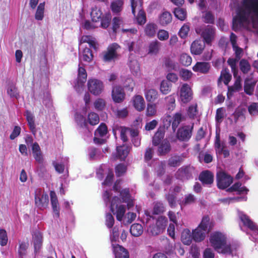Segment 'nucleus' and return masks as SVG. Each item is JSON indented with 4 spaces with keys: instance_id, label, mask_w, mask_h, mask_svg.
<instances>
[{
    "instance_id": "19",
    "label": "nucleus",
    "mask_w": 258,
    "mask_h": 258,
    "mask_svg": "<svg viewBox=\"0 0 258 258\" xmlns=\"http://www.w3.org/2000/svg\"><path fill=\"white\" fill-rule=\"evenodd\" d=\"M235 80L232 86H228L227 96L228 98L232 97L234 92H239L242 90L241 78L239 76L236 75Z\"/></svg>"
},
{
    "instance_id": "57",
    "label": "nucleus",
    "mask_w": 258,
    "mask_h": 258,
    "mask_svg": "<svg viewBox=\"0 0 258 258\" xmlns=\"http://www.w3.org/2000/svg\"><path fill=\"white\" fill-rule=\"evenodd\" d=\"M198 113L197 104L191 105L188 107L187 114L190 118L194 119Z\"/></svg>"
},
{
    "instance_id": "55",
    "label": "nucleus",
    "mask_w": 258,
    "mask_h": 258,
    "mask_svg": "<svg viewBox=\"0 0 258 258\" xmlns=\"http://www.w3.org/2000/svg\"><path fill=\"white\" fill-rule=\"evenodd\" d=\"M81 42L82 43H87L89 44V46L93 48L95 50H97V47L96 45V42L92 39V38L90 36L86 35L83 36L81 39Z\"/></svg>"
},
{
    "instance_id": "41",
    "label": "nucleus",
    "mask_w": 258,
    "mask_h": 258,
    "mask_svg": "<svg viewBox=\"0 0 258 258\" xmlns=\"http://www.w3.org/2000/svg\"><path fill=\"white\" fill-rule=\"evenodd\" d=\"M45 10V2L40 3L38 6L35 14V19L37 20H42L44 18Z\"/></svg>"
},
{
    "instance_id": "16",
    "label": "nucleus",
    "mask_w": 258,
    "mask_h": 258,
    "mask_svg": "<svg viewBox=\"0 0 258 258\" xmlns=\"http://www.w3.org/2000/svg\"><path fill=\"white\" fill-rule=\"evenodd\" d=\"M214 179L213 173L208 170L202 171L199 176V179L202 184L208 186H211L213 183Z\"/></svg>"
},
{
    "instance_id": "54",
    "label": "nucleus",
    "mask_w": 258,
    "mask_h": 258,
    "mask_svg": "<svg viewBox=\"0 0 258 258\" xmlns=\"http://www.w3.org/2000/svg\"><path fill=\"white\" fill-rule=\"evenodd\" d=\"M111 19V16L110 14H106L105 16H103L100 19V21H101V27L104 29L107 28L110 25Z\"/></svg>"
},
{
    "instance_id": "52",
    "label": "nucleus",
    "mask_w": 258,
    "mask_h": 258,
    "mask_svg": "<svg viewBox=\"0 0 258 258\" xmlns=\"http://www.w3.org/2000/svg\"><path fill=\"white\" fill-rule=\"evenodd\" d=\"M181 78L184 81H188L192 76V73L188 70L182 69L179 72Z\"/></svg>"
},
{
    "instance_id": "27",
    "label": "nucleus",
    "mask_w": 258,
    "mask_h": 258,
    "mask_svg": "<svg viewBox=\"0 0 258 258\" xmlns=\"http://www.w3.org/2000/svg\"><path fill=\"white\" fill-rule=\"evenodd\" d=\"M130 149L128 146L122 145L116 147L117 157L121 161H124L127 156Z\"/></svg>"
},
{
    "instance_id": "35",
    "label": "nucleus",
    "mask_w": 258,
    "mask_h": 258,
    "mask_svg": "<svg viewBox=\"0 0 258 258\" xmlns=\"http://www.w3.org/2000/svg\"><path fill=\"white\" fill-rule=\"evenodd\" d=\"M157 28V25L155 23H148L145 28V33L148 36L153 37L155 36Z\"/></svg>"
},
{
    "instance_id": "6",
    "label": "nucleus",
    "mask_w": 258,
    "mask_h": 258,
    "mask_svg": "<svg viewBox=\"0 0 258 258\" xmlns=\"http://www.w3.org/2000/svg\"><path fill=\"white\" fill-rule=\"evenodd\" d=\"M217 187L224 189L229 187L233 182L232 177L224 171H219L216 174Z\"/></svg>"
},
{
    "instance_id": "32",
    "label": "nucleus",
    "mask_w": 258,
    "mask_h": 258,
    "mask_svg": "<svg viewBox=\"0 0 258 258\" xmlns=\"http://www.w3.org/2000/svg\"><path fill=\"white\" fill-rule=\"evenodd\" d=\"M172 15L168 12H164L159 18V23L162 26H166L172 21Z\"/></svg>"
},
{
    "instance_id": "20",
    "label": "nucleus",
    "mask_w": 258,
    "mask_h": 258,
    "mask_svg": "<svg viewBox=\"0 0 258 258\" xmlns=\"http://www.w3.org/2000/svg\"><path fill=\"white\" fill-rule=\"evenodd\" d=\"M243 5L249 13H253L258 17V0H243Z\"/></svg>"
},
{
    "instance_id": "33",
    "label": "nucleus",
    "mask_w": 258,
    "mask_h": 258,
    "mask_svg": "<svg viewBox=\"0 0 258 258\" xmlns=\"http://www.w3.org/2000/svg\"><path fill=\"white\" fill-rule=\"evenodd\" d=\"M158 92L154 89L147 90L145 93L146 99L148 102H153L158 97Z\"/></svg>"
},
{
    "instance_id": "10",
    "label": "nucleus",
    "mask_w": 258,
    "mask_h": 258,
    "mask_svg": "<svg viewBox=\"0 0 258 258\" xmlns=\"http://www.w3.org/2000/svg\"><path fill=\"white\" fill-rule=\"evenodd\" d=\"M119 46L116 43L108 46L106 51L102 52V59L104 62H110L117 57V49Z\"/></svg>"
},
{
    "instance_id": "63",
    "label": "nucleus",
    "mask_w": 258,
    "mask_h": 258,
    "mask_svg": "<svg viewBox=\"0 0 258 258\" xmlns=\"http://www.w3.org/2000/svg\"><path fill=\"white\" fill-rule=\"evenodd\" d=\"M248 111L251 115H258V103L253 102L248 106Z\"/></svg>"
},
{
    "instance_id": "50",
    "label": "nucleus",
    "mask_w": 258,
    "mask_h": 258,
    "mask_svg": "<svg viewBox=\"0 0 258 258\" xmlns=\"http://www.w3.org/2000/svg\"><path fill=\"white\" fill-rule=\"evenodd\" d=\"M239 67L241 71L243 74H247L250 69V65L249 63L245 59H242L240 61Z\"/></svg>"
},
{
    "instance_id": "1",
    "label": "nucleus",
    "mask_w": 258,
    "mask_h": 258,
    "mask_svg": "<svg viewBox=\"0 0 258 258\" xmlns=\"http://www.w3.org/2000/svg\"><path fill=\"white\" fill-rule=\"evenodd\" d=\"M211 246L215 250L223 254H231L232 250L230 244H227L226 236L220 232L212 233L209 238Z\"/></svg>"
},
{
    "instance_id": "45",
    "label": "nucleus",
    "mask_w": 258,
    "mask_h": 258,
    "mask_svg": "<svg viewBox=\"0 0 258 258\" xmlns=\"http://www.w3.org/2000/svg\"><path fill=\"white\" fill-rule=\"evenodd\" d=\"M83 60L87 62H91L93 59L92 51L89 48L86 47L83 51Z\"/></svg>"
},
{
    "instance_id": "18",
    "label": "nucleus",
    "mask_w": 258,
    "mask_h": 258,
    "mask_svg": "<svg viewBox=\"0 0 258 258\" xmlns=\"http://www.w3.org/2000/svg\"><path fill=\"white\" fill-rule=\"evenodd\" d=\"M205 48V44L200 39H197L194 41L190 47V52L193 55H201Z\"/></svg>"
},
{
    "instance_id": "39",
    "label": "nucleus",
    "mask_w": 258,
    "mask_h": 258,
    "mask_svg": "<svg viewBox=\"0 0 258 258\" xmlns=\"http://www.w3.org/2000/svg\"><path fill=\"white\" fill-rule=\"evenodd\" d=\"M90 15L92 21L95 22H99L103 16L101 10L97 7H94L92 9Z\"/></svg>"
},
{
    "instance_id": "34",
    "label": "nucleus",
    "mask_w": 258,
    "mask_h": 258,
    "mask_svg": "<svg viewBox=\"0 0 258 258\" xmlns=\"http://www.w3.org/2000/svg\"><path fill=\"white\" fill-rule=\"evenodd\" d=\"M87 77V74L85 69L79 64L77 77L78 83H80L81 85H83L86 82Z\"/></svg>"
},
{
    "instance_id": "26",
    "label": "nucleus",
    "mask_w": 258,
    "mask_h": 258,
    "mask_svg": "<svg viewBox=\"0 0 258 258\" xmlns=\"http://www.w3.org/2000/svg\"><path fill=\"white\" fill-rule=\"evenodd\" d=\"M33 245L34 247V252L37 253L40 252L42 246V235L39 232H36L33 236Z\"/></svg>"
},
{
    "instance_id": "25",
    "label": "nucleus",
    "mask_w": 258,
    "mask_h": 258,
    "mask_svg": "<svg viewBox=\"0 0 258 258\" xmlns=\"http://www.w3.org/2000/svg\"><path fill=\"white\" fill-rule=\"evenodd\" d=\"M133 106L135 109L139 111H143L145 107V102L143 97L139 95L134 96L133 99Z\"/></svg>"
},
{
    "instance_id": "11",
    "label": "nucleus",
    "mask_w": 258,
    "mask_h": 258,
    "mask_svg": "<svg viewBox=\"0 0 258 258\" xmlns=\"http://www.w3.org/2000/svg\"><path fill=\"white\" fill-rule=\"evenodd\" d=\"M48 202V195L44 194L41 189H37L35 195L36 206L39 209H44L47 206Z\"/></svg>"
},
{
    "instance_id": "62",
    "label": "nucleus",
    "mask_w": 258,
    "mask_h": 258,
    "mask_svg": "<svg viewBox=\"0 0 258 258\" xmlns=\"http://www.w3.org/2000/svg\"><path fill=\"white\" fill-rule=\"evenodd\" d=\"M126 171V167L123 164H119L115 167V172L118 177L122 176Z\"/></svg>"
},
{
    "instance_id": "13",
    "label": "nucleus",
    "mask_w": 258,
    "mask_h": 258,
    "mask_svg": "<svg viewBox=\"0 0 258 258\" xmlns=\"http://www.w3.org/2000/svg\"><path fill=\"white\" fill-rule=\"evenodd\" d=\"M111 96L114 102H122L124 100L125 96L123 88L120 86L113 87L111 92Z\"/></svg>"
},
{
    "instance_id": "56",
    "label": "nucleus",
    "mask_w": 258,
    "mask_h": 258,
    "mask_svg": "<svg viewBox=\"0 0 258 258\" xmlns=\"http://www.w3.org/2000/svg\"><path fill=\"white\" fill-rule=\"evenodd\" d=\"M168 223L167 218L165 216L159 217L156 222V225L162 231L165 230Z\"/></svg>"
},
{
    "instance_id": "43",
    "label": "nucleus",
    "mask_w": 258,
    "mask_h": 258,
    "mask_svg": "<svg viewBox=\"0 0 258 258\" xmlns=\"http://www.w3.org/2000/svg\"><path fill=\"white\" fill-rule=\"evenodd\" d=\"M172 84L167 80H163L160 84V91L164 95L168 94L171 91Z\"/></svg>"
},
{
    "instance_id": "59",
    "label": "nucleus",
    "mask_w": 258,
    "mask_h": 258,
    "mask_svg": "<svg viewBox=\"0 0 258 258\" xmlns=\"http://www.w3.org/2000/svg\"><path fill=\"white\" fill-rule=\"evenodd\" d=\"M165 100L166 101L168 109H173L175 106V95L174 94H172L165 97Z\"/></svg>"
},
{
    "instance_id": "14",
    "label": "nucleus",
    "mask_w": 258,
    "mask_h": 258,
    "mask_svg": "<svg viewBox=\"0 0 258 258\" xmlns=\"http://www.w3.org/2000/svg\"><path fill=\"white\" fill-rule=\"evenodd\" d=\"M239 218L243 226L246 227L254 234H258V226L250 218L244 214L239 215Z\"/></svg>"
},
{
    "instance_id": "9",
    "label": "nucleus",
    "mask_w": 258,
    "mask_h": 258,
    "mask_svg": "<svg viewBox=\"0 0 258 258\" xmlns=\"http://www.w3.org/2000/svg\"><path fill=\"white\" fill-rule=\"evenodd\" d=\"M194 128V124L191 125H184L179 127L176 133L177 139L181 142H187L191 138Z\"/></svg>"
},
{
    "instance_id": "51",
    "label": "nucleus",
    "mask_w": 258,
    "mask_h": 258,
    "mask_svg": "<svg viewBox=\"0 0 258 258\" xmlns=\"http://www.w3.org/2000/svg\"><path fill=\"white\" fill-rule=\"evenodd\" d=\"M190 30L189 25L188 23L184 24L180 29L178 32V35L182 39L187 37Z\"/></svg>"
},
{
    "instance_id": "49",
    "label": "nucleus",
    "mask_w": 258,
    "mask_h": 258,
    "mask_svg": "<svg viewBox=\"0 0 258 258\" xmlns=\"http://www.w3.org/2000/svg\"><path fill=\"white\" fill-rule=\"evenodd\" d=\"M88 121L91 125H95L99 122L100 119L98 114L92 112L88 115Z\"/></svg>"
},
{
    "instance_id": "29",
    "label": "nucleus",
    "mask_w": 258,
    "mask_h": 258,
    "mask_svg": "<svg viewBox=\"0 0 258 258\" xmlns=\"http://www.w3.org/2000/svg\"><path fill=\"white\" fill-rule=\"evenodd\" d=\"M33 157L38 163H43L44 159L43 155L40 151V147L37 143H33Z\"/></svg>"
},
{
    "instance_id": "2",
    "label": "nucleus",
    "mask_w": 258,
    "mask_h": 258,
    "mask_svg": "<svg viewBox=\"0 0 258 258\" xmlns=\"http://www.w3.org/2000/svg\"><path fill=\"white\" fill-rule=\"evenodd\" d=\"M214 226V223L210 220L209 216H204L198 227L192 231L193 240L197 242L202 241Z\"/></svg>"
},
{
    "instance_id": "23",
    "label": "nucleus",
    "mask_w": 258,
    "mask_h": 258,
    "mask_svg": "<svg viewBox=\"0 0 258 258\" xmlns=\"http://www.w3.org/2000/svg\"><path fill=\"white\" fill-rule=\"evenodd\" d=\"M171 151V145L167 139H164L159 145L157 150L158 154L160 156H165Z\"/></svg>"
},
{
    "instance_id": "61",
    "label": "nucleus",
    "mask_w": 258,
    "mask_h": 258,
    "mask_svg": "<svg viewBox=\"0 0 258 258\" xmlns=\"http://www.w3.org/2000/svg\"><path fill=\"white\" fill-rule=\"evenodd\" d=\"M94 107L98 111H102L105 106V101L102 98L96 99L94 103Z\"/></svg>"
},
{
    "instance_id": "8",
    "label": "nucleus",
    "mask_w": 258,
    "mask_h": 258,
    "mask_svg": "<svg viewBox=\"0 0 258 258\" xmlns=\"http://www.w3.org/2000/svg\"><path fill=\"white\" fill-rule=\"evenodd\" d=\"M179 94L181 101L184 104L189 102L193 98V91L187 83L182 85L179 90Z\"/></svg>"
},
{
    "instance_id": "21",
    "label": "nucleus",
    "mask_w": 258,
    "mask_h": 258,
    "mask_svg": "<svg viewBox=\"0 0 258 258\" xmlns=\"http://www.w3.org/2000/svg\"><path fill=\"white\" fill-rule=\"evenodd\" d=\"M115 258H129V252L126 249L119 244L113 245Z\"/></svg>"
},
{
    "instance_id": "30",
    "label": "nucleus",
    "mask_w": 258,
    "mask_h": 258,
    "mask_svg": "<svg viewBox=\"0 0 258 258\" xmlns=\"http://www.w3.org/2000/svg\"><path fill=\"white\" fill-rule=\"evenodd\" d=\"M124 2L123 0H113L110 5V9L114 14H118L122 10Z\"/></svg>"
},
{
    "instance_id": "58",
    "label": "nucleus",
    "mask_w": 258,
    "mask_h": 258,
    "mask_svg": "<svg viewBox=\"0 0 258 258\" xmlns=\"http://www.w3.org/2000/svg\"><path fill=\"white\" fill-rule=\"evenodd\" d=\"M7 93L8 95L11 96V97H15L17 98L19 96L17 88L15 85L13 84L10 85L9 86L7 89Z\"/></svg>"
},
{
    "instance_id": "4",
    "label": "nucleus",
    "mask_w": 258,
    "mask_h": 258,
    "mask_svg": "<svg viewBox=\"0 0 258 258\" xmlns=\"http://www.w3.org/2000/svg\"><path fill=\"white\" fill-rule=\"evenodd\" d=\"M197 33L200 34L204 39V42L208 45H211L215 35V30L213 26L207 25L204 27L198 28L196 29Z\"/></svg>"
},
{
    "instance_id": "42",
    "label": "nucleus",
    "mask_w": 258,
    "mask_h": 258,
    "mask_svg": "<svg viewBox=\"0 0 258 258\" xmlns=\"http://www.w3.org/2000/svg\"><path fill=\"white\" fill-rule=\"evenodd\" d=\"M161 46V43L157 40L152 41L149 45V53L156 54L158 53Z\"/></svg>"
},
{
    "instance_id": "5",
    "label": "nucleus",
    "mask_w": 258,
    "mask_h": 258,
    "mask_svg": "<svg viewBox=\"0 0 258 258\" xmlns=\"http://www.w3.org/2000/svg\"><path fill=\"white\" fill-rule=\"evenodd\" d=\"M131 7L133 14L135 16L136 10L138 14L136 17L137 22L140 25L144 24L146 21V13L142 9V3L141 0H131Z\"/></svg>"
},
{
    "instance_id": "15",
    "label": "nucleus",
    "mask_w": 258,
    "mask_h": 258,
    "mask_svg": "<svg viewBox=\"0 0 258 258\" xmlns=\"http://www.w3.org/2000/svg\"><path fill=\"white\" fill-rule=\"evenodd\" d=\"M239 218L243 226L246 227L254 234H258V226L250 218L244 214L239 215Z\"/></svg>"
},
{
    "instance_id": "12",
    "label": "nucleus",
    "mask_w": 258,
    "mask_h": 258,
    "mask_svg": "<svg viewBox=\"0 0 258 258\" xmlns=\"http://www.w3.org/2000/svg\"><path fill=\"white\" fill-rule=\"evenodd\" d=\"M194 170L195 168L190 165L183 166L178 169L176 174L178 178L182 181L189 180L193 178Z\"/></svg>"
},
{
    "instance_id": "53",
    "label": "nucleus",
    "mask_w": 258,
    "mask_h": 258,
    "mask_svg": "<svg viewBox=\"0 0 258 258\" xmlns=\"http://www.w3.org/2000/svg\"><path fill=\"white\" fill-rule=\"evenodd\" d=\"M164 211L165 207L162 203L158 202L155 203L153 210V214L159 215L163 213Z\"/></svg>"
},
{
    "instance_id": "46",
    "label": "nucleus",
    "mask_w": 258,
    "mask_h": 258,
    "mask_svg": "<svg viewBox=\"0 0 258 258\" xmlns=\"http://www.w3.org/2000/svg\"><path fill=\"white\" fill-rule=\"evenodd\" d=\"M75 120L77 124L82 128H87L88 123L86 118L81 114H76Z\"/></svg>"
},
{
    "instance_id": "28",
    "label": "nucleus",
    "mask_w": 258,
    "mask_h": 258,
    "mask_svg": "<svg viewBox=\"0 0 258 258\" xmlns=\"http://www.w3.org/2000/svg\"><path fill=\"white\" fill-rule=\"evenodd\" d=\"M255 82L252 81L251 79L246 78L244 82V91L248 95H252L253 93Z\"/></svg>"
},
{
    "instance_id": "3",
    "label": "nucleus",
    "mask_w": 258,
    "mask_h": 258,
    "mask_svg": "<svg viewBox=\"0 0 258 258\" xmlns=\"http://www.w3.org/2000/svg\"><path fill=\"white\" fill-rule=\"evenodd\" d=\"M119 203L120 199L119 198L116 196L113 197L111 201L110 210L113 214L116 215V219L119 221H121L126 210L124 205L118 206Z\"/></svg>"
},
{
    "instance_id": "36",
    "label": "nucleus",
    "mask_w": 258,
    "mask_h": 258,
    "mask_svg": "<svg viewBox=\"0 0 258 258\" xmlns=\"http://www.w3.org/2000/svg\"><path fill=\"white\" fill-rule=\"evenodd\" d=\"M173 13L175 17L180 21H184L186 18L187 12L186 10L180 8V7L175 8Z\"/></svg>"
},
{
    "instance_id": "48",
    "label": "nucleus",
    "mask_w": 258,
    "mask_h": 258,
    "mask_svg": "<svg viewBox=\"0 0 258 258\" xmlns=\"http://www.w3.org/2000/svg\"><path fill=\"white\" fill-rule=\"evenodd\" d=\"M157 113V106L156 104L148 103L146 110V116L152 117Z\"/></svg>"
},
{
    "instance_id": "37",
    "label": "nucleus",
    "mask_w": 258,
    "mask_h": 258,
    "mask_svg": "<svg viewBox=\"0 0 258 258\" xmlns=\"http://www.w3.org/2000/svg\"><path fill=\"white\" fill-rule=\"evenodd\" d=\"M181 239L184 244L189 245L193 239L192 234L191 235L189 230H184L181 234Z\"/></svg>"
},
{
    "instance_id": "64",
    "label": "nucleus",
    "mask_w": 258,
    "mask_h": 258,
    "mask_svg": "<svg viewBox=\"0 0 258 258\" xmlns=\"http://www.w3.org/2000/svg\"><path fill=\"white\" fill-rule=\"evenodd\" d=\"M154 149L151 147H148L146 149L144 154V160L146 162L150 161L153 156Z\"/></svg>"
},
{
    "instance_id": "47",
    "label": "nucleus",
    "mask_w": 258,
    "mask_h": 258,
    "mask_svg": "<svg viewBox=\"0 0 258 258\" xmlns=\"http://www.w3.org/2000/svg\"><path fill=\"white\" fill-rule=\"evenodd\" d=\"M179 62L183 66L188 67L191 64L192 58L189 54L183 53L180 56Z\"/></svg>"
},
{
    "instance_id": "60",
    "label": "nucleus",
    "mask_w": 258,
    "mask_h": 258,
    "mask_svg": "<svg viewBox=\"0 0 258 258\" xmlns=\"http://www.w3.org/2000/svg\"><path fill=\"white\" fill-rule=\"evenodd\" d=\"M19 247L18 249V253L20 256L22 258L23 256L25 255L27 252V249L28 247L29 244L27 242H22L19 243Z\"/></svg>"
},
{
    "instance_id": "17",
    "label": "nucleus",
    "mask_w": 258,
    "mask_h": 258,
    "mask_svg": "<svg viewBox=\"0 0 258 258\" xmlns=\"http://www.w3.org/2000/svg\"><path fill=\"white\" fill-rule=\"evenodd\" d=\"M211 68V64L208 62L198 61L192 67V69L196 73L205 75L209 73Z\"/></svg>"
},
{
    "instance_id": "22",
    "label": "nucleus",
    "mask_w": 258,
    "mask_h": 258,
    "mask_svg": "<svg viewBox=\"0 0 258 258\" xmlns=\"http://www.w3.org/2000/svg\"><path fill=\"white\" fill-rule=\"evenodd\" d=\"M231 79L232 76L230 74L228 69L224 68L221 71L220 76L218 79V86H219L221 84L222 81L225 85L228 86Z\"/></svg>"
},
{
    "instance_id": "7",
    "label": "nucleus",
    "mask_w": 258,
    "mask_h": 258,
    "mask_svg": "<svg viewBox=\"0 0 258 258\" xmlns=\"http://www.w3.org/2000/svg\"><path fill=\"white\" fill-rule=\"evenodd\" d=\"M89 91L94 96H99L104 90L103 83L97 79H90L87 82Z\"/></svg>"
},
{
    "instance_id": "31",
    "label": "nucleus",
    "mask_w": 258,
    "mask_h": 258,
    "mask_svg": "<svg viewBox=\"0 0 258 258\" xmlns=\"http://www.w3.org/2000/svg\"><path fill=\"white\" fill-rule=\"evenodd\" d=\"M130 231L133 236L139 237L143 234L144 230L141 224L134 223L131 225Z\"/></svg>"
},
{
    "instance_id": "40",
    "label": "nucleus",
    "mask_w": 258,
    "mask_h": 258,
    "mask_svg": "<svg viewBox=\"0 0 258 258\" xmlns=\"http://www.w3.org/2000/svg\"><path fill=\"white\" fill-rule=\"evenodd\" d=\"M108 133L107 126L106 124L104 122H102L100 124L97 128L95 130L94 135L95 136H98L99 137H103Z\"/></svg>"
},
{
    "instance_id": "38",
    "label": "nucleus",
    "mask_w": 258,
    "mask_h": 258,
    "mask_svg": "<svg viewBox=\"0 0 258 258\" xmlns=\"http://www.w3.org/2000/svg\"><path fill=\"white\" fill-rule=\"evenodd\" d=\"M182 158L180 156L176 155L171 156L168 161V165L170 167H175L180 165Z\"/></svg>"
},
{
    "instance_id": "44",
    "label": "nucleus",
    "mask_w": 258,
    "mask_h": 258,
    "mask_svg": "<svg viewBox=\"0 0 258 258\" xmlns=\"http://www.w3.org/2000/svg\"><path fill=\"white\" fill-rule=\"evenodd\" d=\"M172 122V129L175 132L180 122L182 120V114L181 113L177 112L173 116Z\"/></svg>"
},
{
    "instance_id": "24",
    "label": "nucleus",
    "mask_w": 258,
    "mask_h": 258,
    "mask_svg": "<svg viewBox=\"0 0 258 258\" xmlns=\"http://www.w3.org/2000/svg\"><path fill=\"white\" fill-rule=\"evenodd\" d=\"M165 131L162 127H158L152 138V145L157 146L164 140L165 136Z\"/></svg>"
}]
</instances>
